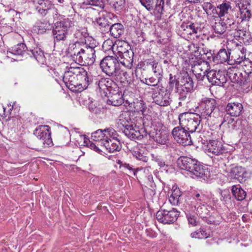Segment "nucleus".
<instances>
[{
    "instance_id": "f257e3e1",
    "label": "nucleus",
    "mask_w": 252,
    "mask_h": 252,
    "mask_svg": "<svg viewBox=\"0 0 252 252\" xmlns=\"http://www.w3.org/2000/svg\"><path fill=\"white\" fill-rule=\"evenodd\" d=\"M68 53L72 59L79 64L91 65L95 61V51L94 48L83 42L77 41L70 44Z\"/></svg>"
},
{
    "instance_id": "f03ea898",
    "label": "nucleus",
    "mask_w": 252,
    "mask_h": 252,
    "mask_svg": "<svg viewBox=\"0 0 252 252\" xmlns=\"http://www.w3.org/2000/svg\"><path fill=\"white\" fill-rule=\"evenodd\" d=\"M199 108L200 111V117L202 119L208 120L209 118H221L224 112L220 111L219 107H217L216 100L212 98L204 97L199 103Z\"/></svg>"
},
{
    "instance_id": "7ed1b4c3",
    "label": "nucleus",
    "mask_w": 252,
    "mask_h": 252,
    "mask_svg": "<svg viewBox=\"0 0 252 252\" xmlns=\"http://www.w3.org/2000/svg\"><path fill=\"white\" fill-rule=\"evenodd\" d=\"M130 121L129 116L127 113L123 114L120 117L119 123L125 127L124 133L127 137L133 140H139L147 136V132L144 128L139 129L134 127L130 124Z\"/></svg>"
},
{
    "instance_id": "20e7f679",
    "label": "nucleus",
    "mask_w": 252,
    "mask_h": 252,
    "mask_svg": "<svg viewBox=\"0 0 252 252\" xmlns=\"http://www.w3.org/2000/svg\"><path fill=\"white\" fill-rule=\"evenodd\" d=\"M177 164L180 168L189 171L197 177H207V169H204L203 166L195 159L181 157L177 160Z\"/></svg>"
},
{
    "instance_id": "39448f33",
    "label": "nucleus",
    "mask_w": 252,
    "mask_h": 252,
    "mask_svg": "<svg viewBox=\"0 0 252 252\" xmlns=\"http://www.w3.org/2000/svg\"><path fill=\"white\" fill-rule=\"evenodd\" d=\"M201 117L192 113H184L179 116L180 126L189 132L196 131L201 122Z\"/></svg>"
},
{
    "instance_id": "423d86ee",
    "label": "nucleus",
    "mask_w": 252,
    "mask_h": 252,
    "mask_svg": "<svg viewBox=\"0 0 252 252\" xmlns=\"http://www.w3.org/2000/svg\"><path fill=\"white\" fill-rule=\"evenodd\" d=\"M102 71L109 76H118L121 74L119 63L117 58L113 56H106L100 63Z\"/></svg>"
},
{
    "instance_id": "0eeeda50",
    "label": "nucleus",
    "mask_w": 252,
    "mask_h": 252,
    "mask_svg": "<svg viewBox=\"0 0 252 252\" xmlns=\"http://www.w3.org/2000/svg\"><path fill=\"white\" fill-rule=\"evenodd\" d=\"M72 26L73 23L68 18L55 23L53 29L55 41H65L68 35V30Z\"/></svg>"
},
{
    "instance_id": "6e6552de",
    "label": "nucleus",
    "mask_w": 252,
    "mask_h": 252,
    "mask_svg": "<svg viewBox=\"0 0 252 252\" xmlns=\"http://www.w3.org/2000/svg\"><path fill=\"white\" fill-rule=\"evenodd\" d=\"M33 3L38 12L42 16L52 17L54 19L58 18L57 10L52 6L49 0H33Z\"/></svg>"
},
{
    "instance_id": "1a4fd4ad",
    "label": "nucleus",
    "mask_w": 252,
    "mask_h": 252,
    "mask_svg": "<svg viewBox=\"0 0 252 252\" xmlns=\"http://www.w3.org/2000/svg\"><path fill=\"white\" fill-rule=\"evenodd\" d=\"M179 213L174 208L170 210L161 209L157 212L156 218L157 220L163 224H170L175 221Z\"/></svg>"
},
{
    "instance_id": "9d476101",
    "label": "nucleus",
    "mask_w": 252,
    "mask_h": 252,
    "mask_svg": "<svg viewBox=\"0 0 252 252\" xmlns=\"http://www.w3.org/2000/svg\"><path fill=\"white\" fill-rule=\"evenodd\" d=\"M172 134L174 139L180 144L186 146L189 145L192 143L190 135L180 126L173 128Z\"/></svg>"
},
{
    "instance_id": "9b49d317",
    "label": "nucleus",
    "mask_w": 252,
    "mask_h": 252,
    "mask_svg": "<svg viewBox=\"0 0 252 252\" xmlns=\"http://www.w3.org/2000/svg\"><path fill=\"white\" fill-rule=\"evenodd\" d=\"M206 77L212 84L220 86H223L227 81L224 72L220 70H210L207 72Z\"/></svg>"
},
{
    "instance_id": "f8f14e48",
    "label": "nucleus",
    "mask_w": 252,
    "mask_h": 252,
    "mask_svg": "<svg viewBox=\"0 0 252 252\" xmlns=\"http://www.w3.org/2000/svg\"><path fill=\"white\" fill-rule=\"evenodd\" d=\"M34 134L40 140L43 141V144L48 146L52 144L50 127L48 126H39L34 132Z\"/></svg>"
},
{
    "instance_id": "ddd939ff",
    "label": "nucleus",
    "mask_w": 252,
    "mask_h": 252,
    "mask_svg": "<svg viewBox=\"0 0 252 252\" xmlns=\"http://www.w3.org/2000/svg\"><path fill=\"white\" fill-rule=\"evenodd\" d=\"M118 133L116 131L115 136L109 135L103 140L101 145L110 153L119 151L121 149V145L120 141L117 138Z\"/></svg>"
},
{
    "instance_id": "4468645a",
    "label": "nucleus",
    "mask_w": 252,
    "mask_h": 252,
    "mask_svg": "<svg viewBox=\"0 0 252 252\" xmlns=\"http://www.w3.org/2000/svg\"><path fill=\"white\" fill-rule=\"evenodd\" d=\"M116 130L112 128H108L103 130L98 129L92 134V138L94 141H99L101 145L102 144L104 139L109 135L115 136Z\"/></svg>"
},
{
    "instance_id": "2eb2a0df",
    "label": "nucleus",
    "mask_w": 252,
    "mask_h": 252,
    "mask_svg": "<svg viewBox=\"0 0 252 252\" xmlns=\"http://www.w3.org/2000/svg\"><path fill=\"white\" fill-rule=\"evenodd\" d=\"M207 147L208 152L214 155H220L225 151V149L223 148L221 143L214 140H209Z\"/></svg>"
},
{
    "instance_id": "dca6fc26",
    "label": "nucleus",
    "mask_w": 252,
    "mask_h": 252,
    "mask_svg": "<svg viewBox=\"0 0 252 252\" xmlns=\"http://www.w3.org/2000/svg\"><path fill=\"white\" fill-rule=\"evenodd\" d=\"M231 4L232 3L230 2L225 1L218 6V8L220 9V11L218 13L219 18L224 16L226 14L228 13L229 11H237L238 12L241 11L239 4H236L235 7H233Z\"/></svg>"
},
{
    "instance_id": "f3484780",
    "label": "nucleus",
    "mask_w": 252,
    "mask_h": 252,
    "mask_svg": "<svg viewBox=\"0 0 252 252\" xmlns=\"http://www.w3.org/2000/svg\"><path fill=\"white\" fill-rule=\"evenodd\" d=\"M243 109V105L239 102L228 103L225 107L227 114L231 117L239 116Z\"/></svg>"
},
{
    "instance_id": "a211bd4d",
    "label": "nucleus",
    "mask_w": 252,
    "mask_h": 252,
    "mask_svg": "<svg viewBox=\"0 0 252 252\" xmlns=\"http://www.w3.org/2000/svg\"><path fill=\"white\" fill-rule=\"evenodd\" d=\"M154 101L158 105L166 106L170 105V94L167 91L159 93L153 97Z\"/></svg>"
},
{
    "instance_id": "6ab92c4d",
    "label": "nucleus",
    "mask_w": 252,
    "mask_h": 252,
    "mask_svg": "<svg viewBox=\"0 0 252 252\" xmlns=\"http://www.w3.org/2000/svg\"><path fill=\"white\" fill-rule=\"evenodd\" d=\"M149 134L156 142L160 144H165L168 140V134L163 129H154V131H151Z\"/></svg>"
},
{
    "instance_id": "aec40b11",
    "label": "nucleus",
    "mask_w": 252,
    "mask_h": 252,
    "mask_svg": "<svg viewBox=\"0 0 252 252\" xmlns=\"http://www.w3.org/2000/svg\"><path fill=\"white\" fill-rule=\"evenodd\" d=\"M116 91L113 90L109 92L111 96L109 97L107 100V103L113 106H118L123 104L124 102V98L122 92L118 91L115 93Z\"/></svg>"
},
{
    "instance_id": "412c9836",
    "label": "nucleus",
    "mask_w": 252,
    "mask_h": 252,
    "mask_svg": "<svg viewBox=\"0 0 252 252\" xmlns=\"http://www.w3.org/2000/svg\"><path fill=\"white\" fill-rule=\"evenodd\" d=\"M134 53L132 50L118 56L119 62L124 66L131 68L132 66Z\"/></svg>"
},
{
    "instance_id": "4be33fe9",
    "label": "nucleus",
    "mask_w": 252,
    "mask_h": 252,
    "mask_svg": "<svg viewBox=\"0 0 252 252\" xmlns=\"http://www.w3.org/2000/svg\"><path fill=\"white\" fill-rule=\"evenodd\" d=\"M98 85L100 90L105 91L106 89L109 92H111L112 88H115V87L118 89L115 82L108 78H101L98 81Z\"/></svg>"
},
{
    "instance_id": "5701e85b",
    "label": "nucleus",
    "mask_w": 252,
    "mask_h": 252,
    "mask_svg": "<svg viewBox=\"0 0 252 252\" xmlns=\"http://www.w3.org/2000/svg\"><path fill=\"white\" fill-rule=\"evenodd\" d=\"M231 173L234 175V178L237 179L240 183L245 182L247 174L245 169L242 167L236 166L231 169Z\"/></svg>"
},
{
    "instance_id": "b1692460",
    "label": "nucleus",
    "mask_w": 252,
    "mask_h": 252,
    "mask_svg": "<svg viewBox=\"0 0 252 252\" xmlns=\"http://www.w3.org/2000/svg\"><path fill=\"white\" fill-rule=\"evenodd\" d=\"M109 29L110 35L115 38L120 37L124 32V26L121 23H115L111 26Z\"/></svg>"
},
{
    "instance_id": "393cba45",
    "label": "nucleus",
    "mask_w": 252,
    "mask_h": 252,
    "mask_svg": "<svg viewBox=\"0 0 252 252\" xmlns=\"http://www.w3.org/2000/svg\"><path fill=\"white\" fill-rule=\"evenodd\" d=\"M191 210L195 213L197 215L201 217H205L206 215L209 213V211L207 209L206 204H200L199 202H197V204L194 205H190L189 204Z\"/></svg>"
},
{
    "instance_id": "a878e982",
    "label": "nucleus",
    "mask_w": 252,
    "mask_h": 252,
    "mask_svg": "<svg viewBox=\"0 0 252 252\" xmlns=\"http://www.w3.org/2000/svg\"><path fill=\"white\" fill-rule=\"evenodd\" d=\"M208 63L203 62L201 63H196L192 65L191 70L193 74H197L202 72H208Z\"/></svg>"
},
{
    "instance_id": "bb28decb",
    "label": "nucleus",
    "mask_w": 252,
    "mask_h": 252,
    "mask_svg": "<svg viewBox=\"0 0 252 252\" xmlns=\"http://www.w3.org/2000/svg\"><path fill=\"white\" fill-rule=\"evenodd\" d=\"M212 27L214 32L220 35L223 34L227 29L224 22L220 18H218V20H216V22Z\"/></svg>"
},
{
    "instance_id": "cd10ccee",
    "label": "nucleus",
    "mask_w": 252,
    "mask_h": 252,
    "mask_svg": "<svg viewBox=\"0 0 252 252\" xmlns=\"http://www.w3.org/2000/svg\"><path fill=\"white\" fill-rule=\"evenodd\" d=\"M232 193L235 198L238 200H244L247 195L246 192L241 187L238 185V186L234 185L232 187L231 189Z\"/></svg>"
},
{
    "instance_id": "c85d7f7f",
    "label": "nucleus",
    "mask_w": 252,
    "mask_h": 252,
    "mask_svg": "<svg viewBox=\"0 0 252 252\" xmlns=\"http://www.w3.org/2000/svg\"><path fill=\"white\" fill-rule=\"evenodd\" d=\"M207 200V197L202 192H195L193 194V198L190 202V205L197 204V202H199L200 204H206V201Z\"/></svg>"
},
{
    "instance_id": "c756f323",
    "label": "nucleus",
    "mask_w": 252,
    "mask_h": 252,
    "mask_svg": "<svg viewBox=\"0 0 252 252\" xmlns=\"http://www.w3.org/2000/svg\"><path fill=\"white\" fill-rule=\"evenodd\" d=\"M76 77L73 74H72L71 73L69 72L68 70L65 72L63 75V81L67 86L68 84H69V86L71 85L74 87L78 86V83L76 82Z\"/></svg>"
},
{
    "instance_id": "7c9ffc66",
    "label": "nucleus",
    "mask_w": 252,
    "mask_h": 252,
    "mask_svg": "<svg viewBox=\"0 0 252 252\" xmlns=\"http://www.w3.org/2000/svg\"><path fill=\"white\" fill-rule=\"evenodd\" d=\"M232 57L234 58V64H239L241 63H244L246 60L245 54L244 52V49L243 48L242 50H236L234 52V54Z\"/></svg>"
},
{
    "instance_id": "2f4dec72",
    "label": "nucleus",
    "mask_w": 252,
    "mask_h": 252,
    "mask_svg": "<svg viewBox=\"0 0 252 252\" xmlns=\"http://www.w3.org/2000/svg\"><path fill=\"white\" fill-rule=\"evenodd\" d=\"M117 45V51L118 56L132 50L127 42L120 41Z\"/></svg>"
},
{
    "instance_id": "473e14b6",
    "label": "nucleus",
    "mask_w": 252,
    "mask_h": 252,
    "mask_svg": "<svg viewBox=\"0 0 252 252\" xmlns=\"http://www.w3.org/2000/svg\"><path fill=\"white\" fill-rule=\"evenodd\" d=\"M230 57V52L225 49H220L215 57L216 60L218 62L223 63L228 61Z\"/></svg>"
},
{
    "instance_id": "72a5a7b5",
    "label": "nucleus",
    "mask_w": 252,
    "mask_h": 252,
    "mask_svg": "<svg viewBox=\"0 0 252 252\" xmlns=\"http://www.w3.org/2000/svg\"><path fill=\"white\" fill-rule=\"evenodd\" d=\"M51 28L49 23H38L34 27V31L38 33H44Z\"/></svg>"
},
{
    "instance_id": "f704fd0d",
    "label": "nucleus",
    "mask_w": 252,
    "mask_h": 252,
    "mask_svg": "<svg viewBox=\"0 0 252 252\" xmlns=\"http://www.w3.org/2000/svg\"><path fill=\"white\" fill-rule=\"evenodd\" d=\"M78 80H79L80 81L78 83V86L81 85L83 88L85 89H86L88 87L91 81L89 79V77L87 71L85 72V73H83L82 75H81V76H79Z\"/></svg>"
},
{
    "instance_id": "c9c22d12",
    "label": "nucleus",
    "mask_w": 252,
    "mask_h": 252,
    "mask_svg": "<svg viewBox=\"0 0 252 252\" xmlns=\"http://www.w3.org/2000/svg\"><path fill=\"white\" fill-rule=\"evenodd\" d=\"M204 10L208 15H213L218 13L216 7L210 2H205L202 5Z\"/></svg>"
},
{
    "instance_id": "e433bc0d",
    "label": "nucleus",
    "mask_w": 252,
    "mask_h": 252,
    "mask_svg": "<svg viewBox=\"0 0 252 252\" xmlns=\"http://www.w3.org/2000/svg\"><path fill=\"white\" fill-rule=\"evenodd\" d=\"M68 71L76 77L77 80H78L81 75L85 73V72L86 71V70H85L83 68L79 66H71L68 69Z\"/></svg>"
},
{
    "instance_id": "4c0bfd02",
    "label": "nucleus",
    "mask_w": 252,
    "mask_h": 252,
    "mask_svg": "<svg viewBox=\"0 0 252 252\" xmlns=\"http://www.w3.org/2000/svg\"><path fill=\"white\" fill-rule=\"evenodd\" d=\"M181 193L179 188L173 186L171 190L169 200L170 201H178V198L181 196Z\"/></svg>"
},
{
    "instance_id": "58836bf2",
    "label": "nucleus",
    "mask_w": 252,
    "mask_h": 252,
    "mask_svg": "<svg viewBox=\"0 0 252 252\" xmlns=\"http://www.w3.org/2000/svg\"><path fill=\"white\" fill-rule=\"evenodd\" d=\"M84 3L86 5H90L96 7L98 9H103L104 7V4L102 0H86Z\"/></svg>"
},
{
    "instance_id": "ea45409f",
    "label": "nucleus",
    "mask_w": 252,
    "mask_h": 252,
    "mask_svg": "<svg viewBox=\"0 0 252 252\" xmlns=\"http://www.w3.org/2000/svg\"><path fill=\"white\" fill-rule=\"evenodd\" d=\"M30 51L31 52L33 56L38 62L43 61L44 56L43 55V53L40 49L36 48L33 50H31Z\"/></svg>"
},
{
    "instance_id": "a19ab883",
    "label": "nucleus",
    "mask_w": 252,
    "mask_h": 252,
    "mask_svg": "<svg viewBox=\"0 0 252 252\" xmlns=\"http://www.w3.org/2000/svg\"><path fill=\"white\" fill-rule=\"evenodd\" d=\"M181 84L183 86L186 87L188 90H192L193 87V83L192 79L189 77L187 76L182 79L181 81Z\"/></svg>"
},
{
    "instance_id": "79ce46f5",
    "label": "nucleus",
    "mask_w": 252,
    "mask_h": 252,
    "mask_svg": "<svg viewBox=\"0 0 252 252\" xmlns=\"http://www.w3.org/2000/svg\"><path fill=\"white\" fill-rule=\"evenodd\" d=\"M147 63L151 66L154 72L157 75H161V67L158 64L157 62L155 60L151 61L150 62H147Z\"/></svg>"
},
{
    "instance_id": "37998d69",
    "label": "nucleus",
    "mask_w": 252,
    "mask_h": 252,
    "mask_svg": "<svg viewBox=\"0 0 252 252\" xmlns=\"http://www.w3.org/2000/svg\"><path fill=\"white\" fill-rule=\"evenodd\" d=\"M130 105V108H133V110L136 112H142L144 109V104L143 103V101L137 100L136 102L131 103Z\"/></svg>"
},
{
    "instance_id": "c03bdc74",
    "label": "nucleus",
    "mask_w": 252,
    "mask_h": 252,
    "mask_svg": "<svg viewBox=\"0 0 252 252\" xmlns=\"http://www.w3.org/2000/svg\"><path fill=\"white\" fill-rule=\"evenodd\" d=\"M222 20L224 22L225 26L226 27V29L228 30L237 29V23L235 22L233 19L229 18L225 19V18H223Z\"/></svg>"
},
{
    "instance_id": "a18cd8bd",
    "label": "nucleus",
    "mask_w": 252,
    "mask_h": 252,
    "mask_svg": "<svg viewBox=\"0 0 252 252\" xmlns=\"http://www.w3.org/2000/svg\"><path fill=\"white\" fill-rule=\"evenodd\" d=\"M27 47L24 43L17 44L14 48V52L16 55H22L27 50Z\"/></svg>"
},
{
    "instance_id": "49530a36",
    "label": "nucleus",
    "mask_w": 252,
    "mask_h": 252,
    "mask_svg": "<svg viewBox=\"0 0 252 252\" xmlns=\"http://www.w3.org/2000/svg\"><path fill=\"white\" fill-rule=\"evenodd\" d=\"M96 23L101 27L106 28L109 27V21L108 19L104 17H101L96 19Z\"/></svg>"
},
{
    "instance_id": "de8ad7c7",
    "label": "nucleus",
    "mask_w": 252,
    "mask_h": 252,
    "mask_svg": "<svg viewBox=\"0 0 252 252\" xmlns=\"http://www.w3.org/2000/svg\"><path fill=\"white\" fill-rule=\"evenodd\" d=\"M243 65L245 72L247 74H251L252 72V62L246 61Z\"/></svg>"
},
{
    "instance_id": "09e8293b",
    "label": "nucleus",
    "mask_w": 252,
    "mask_h": 252,
    "mask_svg": "<svg viewBox=\"0 0 252 252\" xmlns=\"http://www.w3.org/2000/svg\"><path fill=\"white\" fill-rule=\"evenodd\" d=\"M158 81L154 77H150L149 78H145L143 82L146 85L152 86H156L158 85Z\"/></svg>"
},
{
    "instance_id": "8fccbe9b",
    "label": "nucleus",
    "mask_w": 252,
    "mask_h": 252,
    "mask_svg": "<svg viewBox=\"0 0 252 252\" xmlns=\"http://www.w3.org/2000/svg\"><path fill=\"white\" fill-rule=\"evenodd\" d=\"M133 156L135 157L137 159L143 162H147L148 160V157L139 152L135 151L134 152Z\"/></svg>"
},
{
    "instance_id": "3c124183",
    "label": "nucleus",
    "mask_w": 252,
    "mask_h": 252,
    "mask_svg": "<svg viewBox=\"0 0 252 252\" xmlns=\"http://www.w3.org/2000/svg\"><path fill=\"white\" fill-rule=\"evenodd\" d=\"M189 26L188 29L186 32L187 34L191 35L193 33H197L198 29L195 26V25L194 23H190L189 25Z\"/></svg>"
},
{
    "instance_id": "603ef678",
    "label": "nucleus",
    "mask_w": 252,
    "mask_h": 252,
    "mask_svg": "<svg viewBox=\"0 0 252 252\" xmlns=\"http://www.w3.org/2000/svg\"><path fill=\"white\" fill-rule=\"evenodd\" d=\"M164 6V1L162 0H157L156 4V10L158 13H161Z\"/></svg>"
},
{
    "instance_id": "864d4df0",
    "label": "nucleus",
    "mask_w": 252,
    "mask_h": 252,
    "mask_svg": "<svg viewBox=\"0 0 252 252\" xmlns=\"http://www.w3.org/2000/svg\"><path fill=\"white\" fill-rule=\"evenodd\" d=\"M169 84L171 87L173 88L175 86L176 88H177L180 83L179 81L176 80L175 76L173 77L172 75L170 74Z\"/></svg>"
},
{
    "instance_id": "5fc2aeb1",
    "label": "nucleus",
    "mask_w": 252,
    "mask_h": 252,
    "mask_svg": "<svg viewBox=\"0 0 252 252\" xmlns=\"http://www.w3.org/2000/svg\"><path fill=\"white\" fill-rule=\"evenodd\" d=\"M187 217L188 218L189 223L191 224L192 226H195L197 225L196 218L193 216L189 214H187Z\"/></svg>"
},
{
    "instance_id": "6e6d98bb",
    "label": "nucleus",
    "mask_w": 252,
    "mask_h": 252,
    "mask_svg": "<svg viewBox=\"0 0 252 252\" xmlns=\"http://www.w3.org/2000/svg\"><path fill=\"white\" fill-rule=\"evenodd\" d=\"M84 143L86 144L87 146H89L91 149L94 150L96 152H99V149L97 147V146L94 143L91 142L89 140H85Z\"/></svg>"
},
{
    "instance_id": "4d7b16f0",
    "label": "nucleus",
    "mask_w": 252,
    "mask_h": 252,
    "mask_svg": "<svg viewBox=\"0 0 252 252\" xmlns=\"http://www.w3.org/2000/svg\"><path fill=\"white\" fill-rule=\"evenodd\" d=\"M130 74H132L131 72H128L127 71H123L122 72V75L124 77V78L123 79V80L121 81H126L127 82H130L131 80V77H130Z\"/></svg>"
},
{
    "instance_id": "13d9d810",
    "label": "nucleus",
    "mask_w": 252,
    "mask_h": 252,
    "mask_svg": "<svg viewBox=\"0 0 252 252\" xmlns=\"http://www.w3.org/2000/svg\"><path fill=\"white\" fill-rule=\"evenodd\" d=\"M179 94V99L181 100H185L187 97L188 96L189 93H186V92H180V91H177Z\"/></svg>"
},
{
    "instance_id": "bf43d9fd",
    "label": "nucleus",
    "mask_w": 252,
    "mask_h": 252,
    "mask_svg": "<svg viewBox=\"0 0 252 252\" xmlns=\"http://www.w3.org/2000/svg\"><path fill=\"white\" fill-rule=\"evenodd\" d=\"M221 196L223 198V201L225 203L229 201L231 199L230 195L228 192L221 193Z\"/></svg>"
},
{
    "instance_id": "052dcab7",
    "label": "nucleus",
    "mask_w": 252,
    "mask_h": 252,
    "mask_svg": "<svg viewBox=\"0 0 252 252\" xmlns=\"http://www.w3.org/2000/svg\"><path fill=\"white\" fill-rule=\"evenodd\" d=\"M177 91L189 93L191 90H188V89L185 86H183L182 84H180L176 88Z\"/></svg>"
},
{
    "instance_id": "680f3d73",
    "label": "nucleus",
    "mask_w": 252,
    "mask_h": 252,
    "mask_svg": "<svg viewBox=\"0 0 252 252\" xmlns=\"http://www.w3.org/2000/svg\"><path fill=\"white\" fill-rule=\"evenodd\" d=\"M146 184L147 185L149 186L150 187H152L153 182V178L152 175H149L146 178Z\"/></svg>"
},
{
    "instance_id": "e2e57ef3",
    "label": "nucleus",
    "mask_w": 252,
    "mask_h": 252,
    "mask_svg": "<svg viewBox=\"0 0 252 252\" xmlns=\"http://www.w3.org/2000/svg\"><path fill=\"white\" fill-rule=\"evenodd\" d=\"M122 5V1H115L112 3V6L116 10L120 9Z\"/></svg>"
},
{
    "instance_id": "0e129e2a",
    "label": "nucleus",
    "mask_w": 252,
    "mask_h": 252,
    "mask_svg": "<svg viewBox=\"0 0 252 252\" xmlns=\"http://www.w3.org/2000/svg\"><path fill=\"white\" fill-rule=\"evenodd\" d=\"M207 72L199 73L197 74H194L196 78L199 80H203L204 77L207 75Z\"/></svg>"
},
{
    "instance_id": "69168bd1",
    "label": "nucleus",
    "mask_w": 252,
    "mask_h": 252,
    "mask_svg": "<svg viewBox=\"0 0 252 252\" xmlns=\"http://www.w3.org/2000/svg\"><path fill=\"white\" fill-rule=\"evenodd\" d=\"M234 34L236 36L243 38V36L246 35V32L240 30L237 31V32H235Z\"/></svg>"
},
{
    "instance_id": "338daca9",
    "label": "nucleus",
    "mask_w": 252,
    "mask_h": 252,
    "mask_svg": "<svg viewBox=\"0 0 252 252\" xmlns=\"http://www.w3.org/2000/svg\"><path fill=\"white\" fill-rule=\"evenodd\" d=\"M190 24V23H183L182 25H181V29L183 31H185V33H186L188 29L189 28V25Z\"/></svg>"
},
{
    "instance_id": "774afa93",
    "label": "nucleus",
    "mask_w": 252,
    "mask_h": 252,
    "mask_svg": "<svg viewBox=\"0 0 252 252\" xmlns=\"http://www.w3.org/2000/svg\"><path fill=\"white\" fill-rule=\"evenodd\" d=\"M200 232H194L191 234V236L192 238H200L201 237V235H200Z\"/></svg>"
}]
</instances>
